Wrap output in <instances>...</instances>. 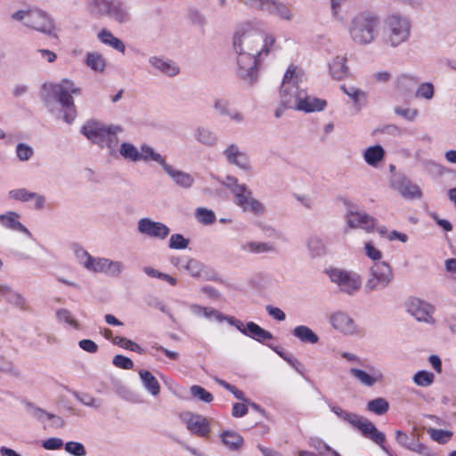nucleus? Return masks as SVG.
Segmentation results:
<instances>
[{"mask_svg": "<svg viewBox=\"0 0 456 456\" xmlns=\"http://www.w3.org/2000/svg\"><path fill=\"white\" fill-rule=\"evenodd\" d=\"M274 44V37H264L249 25L237 29L233 35L232 50L238 77L246 84L254 85L258 77V63L263 55H267L271 52Z\"/></svg>", "mask_w": 456, "mask_h": 456, "instance_id": "f257e3e1", "label": "nucleus"}, {"mask_svg": "<svg viewBox=\"0 0 456 456\" xmlns=\"http://www.w3.org/2000/svg\"><path fill=\"white\" fill-rule=\"evenodd\" d=\"M42 89L45 92L42 100L45 107L53 113L55 103H60L61 109L59 110L58 118H61L67 124H71L77 117V110L73 94L78 95L81 89L73 81L64 78L61 83L44 84Z\"/></svg>", "mask_w": 456, "mask_h": 456, "instance_id": "f03ea898", "label": "nucleus"}, {"mask_svg": "<svg viewBox=\"0 0 456 456\" xmlns=\"http://www.w3.org/2000/svg\"><path fill=\"white\" fill-rule=\"evenodd\" d=\"M380 18L371 12H361L349 22L348 33L352 41L358 45L373 43L379 37Z\"/></svg>", "mask_w": 456, "mask_h": 456, "instance_id": "7ed1b4c3", "label": "nucleus"}, {"mask_svg": "<svg viewBox=\"0 0 456 456\" xmlns=\"http://www.w3.org/2000/svg\"><path fill=\"white\" fill-rule=\"evenodd\" d=\"M123 132L119 125H104L99 121H87L82 127L81 133L93 143L101 148L106 147L111 155L116 152L118 144V134Z\"/></svg>", "mask_w": 456, "mask_h": 456, "instance_id": "20e7f679", "label": "nucleus"}, {"mask_svg": "<svg viewBox=\"0 0 456 456\" xmlns=\"http://www.w3.org/2000/svg\"><path fill=\"white\" fill-rule=\"evenodd\" d=\"M305 77V71L298 66L291 64L287 69L280 89L281 102L285 108L297 109L305 92L300 87Z\"/></svg>", "mask_w": 456, "mask_h": 456, "instance_id": "39448f33", "label": "nucleus"}, {"mask_svg": "<svg viewBox=\"0 0 456 456\" xmlns=\"http://www.w3.org/2000/svg\"><path fill=\"white\" fill-rule=\"evenodd\" d=\"M411 33L410 19L400 13H393L384 20L382 41L384 45L396 48L410 39Z\"/></svg>", "mask_w": 456, "mask_h": 456, "instance_id": "423d86ee", "label": "nucleus"}, {"mask_svg": "<svg viewBox=\"0 0 456 456\" xmlns=\"http://www.w3.org/2000/svg\"><path fill=\"white\" fill-rule=\"evenodd\" d=\"M233 196V203L240 207L244 212H252L260 215L265 211V206L258 200L253 197L251 190L232 175H227L222 182Z\"/></svg>", "mask_w": 456, "mask_h": 456, "instance_id": "0eeeda50", "label": "nucleus"}, {"mask_svg": "<svg viewBox=\"0 0 456 456\" xmlns=\"http://www.w3.org/2000/svg\"><path fill=\"white\" fill-rule=\"evenodd\" d=\"M394 277L391 266L386 262H375L370 268L365 291L372 292L386 289Z\"/></svg>", "mask_w": 456, "mask_h": 456, "instance_id": "6e6552de", "label": "nucleus"}, {"mask_svg": "<svg viewBox=\"0 0 456 456\" xmlns=\"http://www.w3.org/2000/svg\"><path fill=\"white\" fill-rule=\"evenodd\" d=\"M330 281L336 283L341 291L352 295L362 286L361 276L356 273L334 268L328 272Z\"/></svg>", "mask_w": 456, "mask_h": 456, "instance_id": "1a4fd4ad", "label": "nucleus"}, {"mask_svg": "<svg viewBox=\"0 0 456 456\" xmlns=\"http://www.w3.org/2000/svg\"><path fill=\"white\" fill-rule=\"evenodd\" d=\"M407 312L419 322L434 324L435 306L418 297H411L406 303Z\"/></svg>", "mask_w": 456, "mask_h": 456, "instance_id": "9d476101", "label": "nucleus"}, {"mask_svg": "<svg viewBox=\"0 0 456 456\" xmlns=\"http://www.w3.org/2000/svg\"><path fill=\"white\" fill-rule=\"evenodd\" d=\"M354 428H357L362 436L370 439L379 445L385 452L388 453L386 444V435L378 430L376 426L367 418L360 416Z\"/></svg>", "mask_w": 456, "mask_h": 456, "instance_id": "9b49d317", "label": "nucleus"}, {"mask_svg": "<svg viewBox=\"0 0 456 456\" xmlns=\"http://www.w3.org/2000/svg\"><path fill=\"white\" fill-rule=\"evenodd\" d=\"M138 232L150 238L165 240L170 233V229L163 223L153 221L151 218H141L137 223Z\"/></svg>", "mask_w": 456, "mask_h": 456, "instance_id": "f8f14e48", "label": "nucleus"}, {"mask_svg": "<svg viewBox=\"0 0 456 456\" xmlns=\"http://www.w3.org/2000/svg\"><path fill=\"white\" fill-rule=\"evenodd\" d=\"M187 429L198 436L207 437L210 432L209 421L200 414L183 412L180 416Z\"/></svg>", "mask_w": 456, "mask_h": 456, "instance_id": "ddd939ff", "label": "nucleus"}, {"mask_svg": "<svg viewBox=\"0 0 456 456\" xmlns=\"http://www.w3.org/2000/svg\"><path fill=\"white\" fill-rule=\"evenodd\" d=\"M27 27L46 35H51L54 30L53 20L46 12L41 10H30L28 17Z\"/></svg>", "mask_w": 456, "mask_h": 456, "instance_id": "4468645a", "label": "nucleus"}, {"mask_svg": "<svg viewBox=\"0 0 456 456\" xmlns=\"http://www.w3.org/2000/svg\"><path fill=\"white\" fill-rule=\"evenodd\" d=\"M391 187L397 191L400 195L405 199H420L422 196V191L419 186L412 183L403 175L394 176L391 180Z\"/></svg>", "mask_w": 456, "mask_h": 456, "instance_id": "2eb2a0df", "label": "nucleus"}, {"mask_svg": "<svg viewBox=\"0 0 456 456\" xmlns=\"http://www.w3.org/2000/svg\"><path fill=\"white\" fill-rule=\"evenodd\" d=\"M76 255L79 264L88 271L94 273H107L109 258L94 257L83 248L77 250Z\"/></svg>", "mask_w": 456, "mask_h": 456, "instance_id": "dca6fc26", "label": "nucleus"}, {"mask_svg": "<svg viewBox=\"0 0 456 456\" xmlns=\"http://www.w3.org/2000/svg\"><path fill=\"white\" fill-rule=\"evenodd\" d=\"M223 154L230 165L236 166L245 171L250 169L248 157L240 150L238 145L234 143L228 145L224 150Z\"/></svg>", "mask_w": 456, "mask_h": 456, "instance_id": "f3484780", "label": "nucleus"}, {"mask_svg": "<svg viewBox=\"0 0 456 456\" xmlns=\"http://www.w3.org/2000/svg\"><path fill=\"white\" fill-rule=\"evenodd\" d=\"M346 217L350 228H361L367 232H372L377 224V219L366 213L349 211Z\"/></svg>", "mask_w": 456, "mask_h": 456, "instance_id": "a211bd4d", "label": "nucleus"}, {"mask_svg": "<svg viewBox=\"0 0 456 456\" xmlns=\"http://www.w3.org/2000/svg\"><path fill=\"white\" fill-rule=\"evenodd\" d=\"M107 17L118 24L132 20L129 6L121 0H111Z\"/></svg>", "mask_w": 456, "mask_h": 456, "instance_id": "6ab92c4d", "label": "nucleus"}, {"mask_svg": "<svg viewBox=\"0 0 456 456\" xmlns=\"http://www.w3.org/2000/svg\"><path fill=\"white\" fill-rule=\"evenodd\" d=\"M332 327L345 334H354L356 332L354 321L346 313L337 312L330 317Z\"/></svg>", "mask_w": 456, "mask_h": 456, "instance_id": "aec40b11", "label": "nucleus"}, {"mask_svg": "<svg viewBox=\"0 0 456 456\" xmlns=\"http://www.w3.org/2000/svg\"><path fill=\"white\" fill-rule=\"evenodd\" d=\"M214 110L220 116H227L231 120L237 124H240L244 121V115L231 108L229 100L223 98H216L214 102Z\"/></svg>", "mask_w": 456, "mask_h": 456, "instance_id": "412c9836", "label": "nucleus"}, {"mask_svg": "<svg viewBox=\"0 0 456 456\" xmlns=\"http://www.w3.org/2000/svg\"><path fill=\"white\" fill-rule=\"evenodd\" d=\"M368 369L370 370V373H367L366 371L356 368H351L349 372L362 385L366 387H372L378 381H380L382 379L383 375L379 370H376L373 366L368 367Z\"/></svg>", "mask_w": 456, "mask_h": 456, "instance_id": "4be33fe9", "label": "nucleus"}, {"mask_svg": "<svg viewBox=\"0 0 456 456\" xmlns=\"http://www.w3.org/2000/svg\"><path fill=\"white\" fill-rule=\"evenodd\" d=\"M164 171L172 178L173 182L183 189H190L194 183L193 176L184 171L175 169L171 165L166 166Z\"/></svg>", "mask_w": 456, "mask_h": 456, "instance_id": "5701e85b", "label": "nucleus"}, {"mask_svg": "<svg viewBox=\"0 0 456 456\" xmlns=\"http://www.w3.org/2000/svg\"><path fill=\"white\" fill-rule=\"evenodd\" d=\"M0 295L4 297L5 300L13 306L23 311L28 310V307L24 297L13 290L10 286L0 284Z\"/></svg>", "mask_w": 456, "mask_h": 456, "instance_id": "b1692460", "label": "nucleus"}, {"mask_svg": "<svg viewBox=\"0 0 456 456\" xmlns=\"http://www.w3.org/2000/svg\"><path fill=\"white\" fill-rule=\"evenodd\" d=\"M149 63L152 68L168 77H175L180 72V69L175 62L167 61L158 56H151Z\"/></svg>", "mask_w": 456, "mask_h": 456, "instance_id": "393cba45", "label": "nucleus"}, {"mask_svg": "<svg viewBox=\"0 0 456 456\" xmlns=\"http://www.w3.org/2000/svg\"><path fill=\"white\" fill-rule=\"evenodd\" d=\"M326 104L325 100L308 95L306 92H305L300 102H298L297 110L305 112L321 111L326 107Z\"/></svg>", "mask_w": 456, "mask_h": 456, "instance_id": "a878e982", "label": "nucleus"}, {"mask_svg": "<svg viewBox=\"0 0 456 456\" xmlns=\"http://www.w3.org/2000/svg\"><path fill=\"white\" fill-rule=\"evenodd\" d=\"M183 266L193 278L208 279L209 272L208 266L195 258H186L185 264Z\"/></svg>", "mask_w": 456, "mask_h": 456, "instance_id": "bb28decb", "label": "nucleus"}, {"mask_svg": "<svg viewBox=\"0 0 456 456\" xmlns=\"http://www.w3.org/2000/svg\"><path fill=\"white\" fill-rule=\"evenodd\" d=\"M26 406H27L28 412L30 414V416H32L33 418H35L36 419H37L40 422H43L45 419H54L56 421V424H55L56 427H62L64 425V421L61 417L56 416L55 414L47 412L44 409L37 407V405H35L32 403H28L26 404Z\"/></svg>", "mask_w": 456, "mask_h": 456, "instance_id": "cd10ccee", "label": "nucleus"}, {"mask_svg": "<svg viewBox=\"0 0 456 456\" xmlns=\"http://www.w3.org/2000/svg\"><path fill=\"white\" fill-rule=\"evenodd\" d=\"M111 0H86V12L96 18L107 17Z\"/></svg>", "mask_w": 456, "mask_h": 456, "instance_id": "c85d7f7f", "label": "nucleus"}, {"mask_svg": "<svg viewBox=\"0 0 456 456\" xmlns=\"http://www.w3.org/2000/svg\"><path fill=\"white\" fill-rule=\"evenodd\" d=\"M263 11L286 20H292V13L289 7L286 4L274 0H267Z\"/></svg>", "mask_w": 456, "mask_h": 456, "instance_id": "c756f323", "label": "nucleus"}, {"mask_svg": "<svg viewBox=\"0 0 456 456\" xmlns=\"http://www.w3.org/2000/svg\"><path fill=\"white\" fill-rule=\"evenodd\" d=\"M346 61L347 59L346 56L338 55L333 59L331 63H330V72L334 79L341 80L347 77L348 68L346 66Z\"/></svg>", "mask_w": 456, "mask_h": 456, "instance_id": "7c9ffc66", "label": "nucleus"}, {"mask_svg": "<svg viewBox=\"0 0 456 456\" xmlns=\"http://www.w3.org/2000/svg\"><path fill=\"white\" fill-rule=\"evenodd\" d=\"M245 336H248L260 343H264L266 340L273 338V336L270 331L265 330L253 322H248L247 323Z\"/></svg>", "mask_w": 456, "mask_h": 456, "instance_id": "2f4dec72", "label": "nucleus"}, {"mask_svg": "<svg viewBox=\"0 0 456 456\" xmlns=\"http://www.w3.org/2000/svg\"><path fill=\"white\" fill-rule=\"evenodd\" d=\"M306 246L311 257H320L326 254V244L319 235H310Z\"/></svg>", "mask_w": 456, "mask_h": 456, "instance_id": "473e14b6", "label": "nucleus"}, {"mask_svg": "<svg viewBox=\"0 0 456 456\" xmlns=\"http://www.w3.org/2000/svg\"><path fill=\"white\" fill-rule=\"evenodd\" d=\"M220 437L222 443L233 452L239 451L244 443L243 437L234 431L225 430L221 433Z\"/></svg>", "mask_w": 456, "mask_h": 456, "instance_id": "72a5a7b5", "label": "nucleus"}, {"mask_svg": "<svg viewBox=\"0 0 456 456\" xmlns=\"http://www.w3.org/2000/svg\"><path fill=\"white\" fill-rule=\"evenodd\" d=\"M139 376L144 388L153 396H157L160 393V385L151 372L145 370H139Z\"/></svg>", "mask_w": 456, "mask_h": 456, "instance_id": "f704fd0d", "label": "nucleus"}, {"mask_svg": "<svg viewBox=\"0 0 456 456\" xmlns=\"http://www.w3.org/2000/svg\"><path fill=\"white\" fill-rule=\"evenodd\" d=\"M240 249L244 252L251 254H262L268 252H274L275 248L273 244L268 242L259 241H247L240 245Z\"/></svg>", "mask_w": 456, "mask_h": 456, "instance_id": "c9c22d12", "label": "nucleus"}, {"mask_svg": "<svg viewBox=\"0 0 456 456\" xmlns=\"http://www.w3.org/2000/svg\"><path fill=\"white\" fill-rule=\"evenodd\" d=\"M195 139L201 144L214 147L218 142V137L216 134L206 127H198L194 131Z\"/></svg>", "mask_w": 456, "mask_h": 456, "instance_id": "e433bc0d", "label": "nucleus"}, {"mask_svg": "<svg viewBox=\"0 0 456 456\" xmlns=\"http://www.w3.org/2000/svg\"><path fill=\"white\" fill-rule=\"evenodd\" d=\"M141 160L144 162L154 161L159 164L163 169H165L166 166L169 165L166 162L165 158L161 154L156 152L155 150L148 144H142L141 146Z\"/></svg>", "mask_w": 456, "mask_h": 456, "instance_id": "4c0bfd02", "label": "nucleus"}, {"mask_svg": "<svg viewBox=\"0 0 456 456\" xmlns=\"http://www.w3.org/2000/svg\"><path fill=\"white\" fill-rule=\"evenodd\" d=\"M98 38L99 40L115 50L124 53L126 51L125 44L118 37H116L110 30L108 29H102L98 33Z\"/></svg>", "mask_w": 456, "mask_h": 456, "instance_id": "58836bf2", "label": "nucleus"}, {"mask_svg": "<svg viewBox=\"0 0 456 456\" xmlns=\"http://www.w3.org/2000/svg\"><path fill=\"white\" fill-rule=\"evenodd\" d=\"M418 77L410 74H401L395 78V86L401 93H409L419 83Z\"/></svg>", "mask_w": 456, "mask_h": 456, "instance_id": "ea45409f", "label": "nucleus"}, {"mask_svg": "<svg viewBox=\"0 0 456 456\" xmlns=\"http://www.w3.org/2000/svg\"><path fill=\"white\" fill-rule=\"evenodd\" d=\"M292 334L304 343L316 344L319 341L318 336L305 325L295 327Z\"/></svg>", "mask_w": 456, "mask_h": 456, "instance_id": "a19ab883", "label": "nucleus"}, {"mask_svg": "<svg viewBox=\"0 0 456 456\" xmlns=\"http://www.w3.org/2000/svg\"><path fill=\"white\" fill-rule=\"evenodd\" d=\"M191 312L195 315H202L208 319H216L218 322L224 321V315L218 310L213 307H204L197 304L190 305Z\"/></svg>", "mask_w": 456, "mask_h": 456, "instance_id": "79ce46f5", "label": "nucleus"}, {"mask_svg": "<svg viewBox=\"0 0 456 456\" xmlns=\"http://www.w3.org/2000/svg\"><path fill=\"white\" fill-rule=\"evenodd\" d=\"M385 151L380 145L370 146L363 153L364 160L372 167H376L384 159Z\"/></svg>", "mask_w": 456, "mask_h": 456, "instance_id": "37998d69", "label": "nucleus"}, {"mask_svg": "<svg viewBox=\"0 0 456 456\" xmlns=\"http://www.w3.org/2000/svg\"><path fill=\"white\" fill-rule=\"evenodd\" d=\"M119 154L123 159L132 162L141 160V151L131 142H122L119 147Z\"/></svg>", "mask_w": 456, "mask_h": 456, "instance_id": "c03bdc74", "label": "nucleus"}, {"mask_svg": "<svg viewBox=\"0 0 456 456\" xmlns=\"http://www.w3.org/2000/svg\"><path fill=\"white\" fill-rule=\"evenodd\" d=\"M86 63L90 69L96 72H102L106 67V60L102 54L97 52L88 53Z\"/></svg>", "mask_w": 456, "mask_h": 456, "instance_id": "a18cd8bd", "label": "nucleus"}, {"mask_svg": "<svg viewBox=\"0 0 456 456\" xmlns=\"http://www.w3.org/2000/svg\"><path fill=\"white\" fill-rule=\"evenodd\" d=\"M18 218L19 215L17 213L10 211L6 214L3 225L8 229L30 235L29 231L20 222H19Z\"/></svg>", "mask_w": 456, "mask_h": 456, "instance_id": "49530a36", "label": "nucleus"}, {"mask_svg": "<svg viewBox=\"0 0 456 456\" xmlns=\"http://www.w3.org/2000/svg\"><path fill=\"white\" fill-rule=\"evenodd\" d=\"M367 410L377 415H383L389 410V403L383 397L372 399L367 403Z\"/></svg>", "mask_w": 456, "mask_h": 456, "instance_id": "de8ad7c7", "label": "nucleus"}, {"mask_svg": "<svg viewBox=\"0 0 456 456\" xmlns=\"http://www.w3.org/2000/svg\"><path fill=\"white\" fill-rule=\"evenodd\" d=\"M112 343L122 348L136 352L141 354L144 353L143 348H142L138 344L124 337H115L112 338Z\"/></svg>", "mask_w": 456, "mask_h": 456, "instance_id": "09e8293b", "label": "nucleus"}, {"mask_svg": "<svg viewBox=\"0 0 456 456\" xmlns=\"http://www.w3.org/2000/svg\"><path fill=\"white\" fill-rule=\"evenodd\" d=\"M142 271L149 277L163 280V281L168 282L172 286H175L177 283V280L175 278H174L167 273H161L159 270H157L151 266H144L142 268Z\"/></svg>", "mask_w": 456, "mask_h": 456, "instance_id": "8fccbe9b", "label": "nucleus"}, {"mask_svg": "<svg viewBox=\"0 0 456 456\" xmlns=\"http://www.w3.org/2000/svg\"><path fill=\"white\" fill-rule=\"evenodd\" d=\"M434 94L435 87L434 85L430 82H423L419 84L415 92V96L417 98H422L428 101L433 99Z\"/></svg>", "mask_w": 456, "mask_h": 456, "instance_id": "3c124183", "label": "nucleus"}, {"mask_svg": "<svg viewBox=\"0 0 456 456\" xmlns=\"http://www.w3.org/2000/svg\"><path fill=\"white\" fill-rule=\"evenodd\" d=\"M330 410L339 419H341L344 421L349 423L353 427L355 425L356 421L360 418V415H357L356 413H353V412H349L347 411H345V410H343L342 408H340L338 406H331Z\"/></svg>", "mask_w": 456, "mask_h": 456, "instance_id": "603ef678", "label": "nucleus"}, {"mask_svg": "<svg viewBox=\"0 0 456 456\" xmlns=\"http://www.w3.org/2000/svg\"><path fill=\"white\" fill-rule=\"evenodd\" d=\"M190 392L194 398H197L200 402L209 403L214 400L213 395L200 386H191Z\"/></svg>", "mask_w": 456, "mask_h": 456, "instance_id": "864d4df0", "label": "nucleus"}, {"mask_svg": "<svg viewBox=\"0 0 456 456\" xmlns=\"http://www.w3.org/2000/svg\"><path fill=\"white\" fill-rule=\"evenodd\" d=\"M435 375L427 370H419L413 376V381L419 387H428L433 384Z\"/></svg>", "mask_w": 456, "mask_h": 456, "instance_id": "5fc2aeb1", "label": "nucleus"}, {"mask_svg": "<svg viewBox=\"0 0 456 456\" xmlns=\"http://www.w3.org/2000/svg\"><path fill=\"white\" fill-rule=\"evenodd\" d=\"M198 221L203 224L209 225L216 221V215L212 210L205 208H198L195 212Z\"/></svg>", "mask_w": 456, "mask_h": 456, "instance_id": "6e6d98bb", "label": "nucleus"}, {"mask_svg": "<svg viewBox=\"0 0 456 456\" xmlns=\"http://www.w3.org/2000/svg\"><path fill=\"white\" fill-rule=\"evenodd\" d=\"M310 447L317 451L320 456L325 455L326 452L332 454V448H330L325 442L318 437H311L308 442Z\"/></svg>", "mask_w": 456, "mask_h": 456, "instance_id": "4d7b16f0", "label": "nucleus"}, {"mask_svg": "<svg viewBox=\"0 0 456 456\" xmlns=\"http://www.w3.org/2000/svg\"><path fill=\"white\" fill-rule=\"evenodd\" d=\"M9 197L12 200L21 202H28L32 200L33 192L28 191L25 188L14 189L9 191Z\"/></svg>", "mask_w": 456, "mask_h": 456, "instance_id": "13d9d810", "label": "nucleus"}, {"mask_svg": "<svg viewBox=\"0 0 456 456\" xmlns=\"http://www.w3.org/2000/svg\"><path fill=\"white\" fill-rule=\"evenodd\" d=\"M188 245L189 240L180 233L172 234L168 241V247L173 249H184Z\"/></svg>", "mask_w": 456, "mask_h": 456, "instance_id": "bf43d9fd", "label": "nucleus"}, {"mask_svg": "<svg viewBox=\"0 0 456 456\" xmlns=\"http://www.w3.org/2000/svg\"><path fill=\"white\" fill-rule=\"evenodd\" d=\"M428 433L430 435L434 441L440 444H444L452 436V432L443 429L429 428Z\"/></svg>", "mask_w": 456, "mask_h": 456, "instance_id": "052dcab7", "label": "nucleus"}, {"mask_svg": "<svg viewBox=\"0 0 456 456\" xmlns=\"http://www.w3.org/2000/svg\"><path fill=\"white\" fill-rule=\"evenodd\" d=\"M74 396L86 406L92 407L94 409H99L102 407V402L90 395H80L79 393L75 392Z\"/></svg>", "mask_w": 456, "mask_h": 456, "instance_id": "680f3d73", "label": "nucleus"}, {"mask_svg": "<svg viewBox=\"0 0 456 456\" xmlns=\"http://www.w3.org/2000/svg\"><path fill=\"white\" fill-rule=\"evenodd\" d=\"M33 153L34 151L32 147L26 143L20 142L16 146V154L20 161L28 160L32 157Z\"/></svg>", "mask_w": 456, "mask_h": 456, "instance_id": "e2e57ef3", "label": "nucleus"}, {"mask_svg": "<svg viewBox=\"0 0 456 456\" xmlns=\"http://www.w3.org/2000/svg\"><path fill=\"white\" fill-rule=\"evenodd\" d=\"M65 451L74 456H85L86 454L85 446L78 442H67Z\"/></svg>", "mask_w": 456, "mask_h": 456, "instance_id": "0e129e2a", "label": "nucleus"}, {"mask_svg": "<svg viewBox=\"0 0 456 456\" xmlns=\"http://www.w3.org/2000/svg\"><path fill=\"white\" fill-rule=\"evenodd\" d=\"M56 317L59 322H62L71 325L72 327L78 329V322L74 320L71 316L70 312L68 309L61 308L56 311Z\"/></svg>", "mask_w": 456, "mask_h": 456, "instance_id": "69168bd1", "label": "nucleus"}, {"mask_svg": "<svg viewBox=\"0 0 456 456\" xmlns=\"http://www.w3.org/2000/svg\"><path fill=\"white\" fill-rule=\"evenodd\" d=\"M113 365L123 370H131L134 367L133 361L122 354H117L112 360Z\"/></svg>", "mask_w": 456, "mask_h": 456, "instance_id": "338daca9", "label": "nucleus"}, {"mask_svg": "<svg viewBox=\"0 0 456 456\" xmlns=\"http://www.w3.org/2000/svg\"><path fill=\"white\" fill-rule=\"evenodd\" d=\"M395 441L403 447L408 449V446H411L415 441L414 437H410L406 433L397 430L395 432Z\"/></svg>", "mask_w": 456, "mask_h": 456, "instance_id": "774afa93", "label": "nucleus"}]
</instances>
